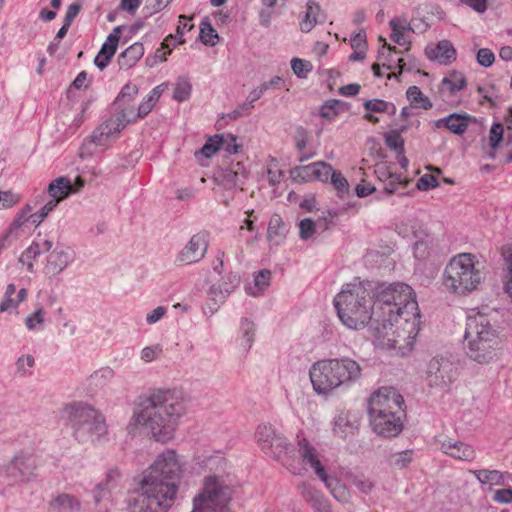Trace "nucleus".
<instances>
[{
    "instance_id": "nucleus-27",
    "label": "nucleus",
    "mask_w": 512,
    "mask_h": 512,
    "mask_svg": "<svg viewBox=\"0 0 512 512\" xmlns=\"http://www.w3.org/2000/svg\"><path fill=\"white\" fill-rule=\"evenodd\" d=\"M300 494L305 501L311 504L314 512H331L330 505L323 494L308 483L299 486Z\"/></svg>"
},
{
    "instance_id": "nucleus-32",
    "label": "nucleus",
    "mask_w": 512,
    "mask_h": 512,
    "mask_svg": "<svg viewBox=\"0 0 512 512\" xmlns=\"http://www.w3.org/2000/svg\"><path fill=\"white\" fill-rule=\"evenodd\" d=\"M256 327L253 321L242 318L240 321L236 343L243 352H248L255 340Z\"/></svg>"
},
{
    "instance_id": "nucleus-31",
    "label": "nucleus",
    "mask_w": 512,
    "mask_h": 512,
    "mask_svg": "<svg viewBox=\"0 0 512 512\" xmlns=\"http://www.w3.org/2000/svg\"><path fill=\"white\" fill-rule=\"evenodd\" d=\"M482 485L504 486L511 480L509 473L498 470L479 469L470 471Z\"/></svg>"
},
{
    "instance_id": "nucleus-2",
    "label": "nucleus",
    "mask_w": 512,
    "mask_h": 512,
    "mask_svg": "<svg viewBox=\"0 0 512 512\" xmlns=\"http://www.w3.org/2000/svg\"><path fill=\"white\" fill-rule=\"evenodd\" d=\"M185 471L184 458L173 449L159 453L139 480L129 512H168L174 505Z\"/></svg>"
},
{
    "instance_id": "nucleus-44",
    "label": "nucleus",
    "mask_w": 512,
    "mask_h": 512,
    "mask_svg": "<svg viewBox=\"0 0 512 512\" xmlns=\"http://www.w3.org/2000/svg\"><path fill=\"white\" fill-rule=\"evenodd\" d=\"M155 105L156 102L146 95L136 110L133 105L125 106L122 109L125 113L131 112L134 118L133 122H136L139 119L146 117L152 111Z\"/></svg>"
},
{
    "instance_id": "nucleus-62",
    "label": "nucleus",
    "mask_w": 512,
    "mask_h": 512,
    "mask_svg": "<svg viewBox=\"0 0 512 512\" xmlns=\"http://www.w3.org/2000/svg\"><path fill=\"white\" fill-rule=\"evenodd\" d=\"M329 480L332 481L331 487H327L332 495L341 502H346L348 500V492L345 487L342 486L339 481L335 478L329 477Z\"/></svg>"
},
{
    "instance_id": "nucleus-29",
    "label": "nucleus",
    "mask_w": 512,
    "mask_h": 512,
    "mask_svg": "<svg viewBox=\"0 0 512 512\" xmlns=\"http://www.w3.org/2000/svg\"><path fill=\"white\" fill-rule=\"evenodd\" d=\"M47 191L51 197L50 200H57V205L71 194L77 193V189H74L71 180L64 176L51 181L48 185Z\"/></svg>"
},
{
    "instance_id": "nucleus-39",
    "label": "nucleus",
    "mask_w": 512,
    "mask_h": 512,
    "mask_svg": "<svg viewBox=\"0 0 512 512\" xmlns=\"http://www.w3.org/2000/svg\"><path fill=\"white\" fill-rule=\"evenodd\" d=\"M115 372L110 367H101L94 371L87 379L88 386L92 390L102 389L107 386L114 378Z\"/></svg>"
},
{
    "instance_id": "nucleus-48",
    "label": "nucleus",
    "mask_w": 512,
    "mask_h": 512,
    "mask_svg": "<svg viewBox=\"0 0 512 512\" xmlns=\"http://www.w3.org/2000/svg\"><path fill=\"white\" fill-rule=\"evenodd\" d=\"M224 142L225 137L223 135H214L213 137L208 139V141L204 144L199 153L203 155L205 158H210L218 150L222 149Z\"/></svg>"
},
{
    "instance_id": "nucleus-63",
    "label": "nucleus",
    "mask_w": 512,
    "mask_h": 512,
    "mask_svg": "<svg viewBox=\"0 0 512 512\" xmlns=\"http://www.w3.org/2000/svg\"><path fill=\"white\" fill-rule=\"evenodd\" d=\"M477 63L483 67H490L495 61V55L488 48H481L476 54Z\"/></svg>"
},
{
    "instance_id": "nucleus-7",
    "label": "nucleus",
    "mask_w": 512,
    "mask_h": 512,
    "mask_svg": "<svg viewBox=\"0 0 512 512\" xmlns=\"http://www.w3.org/2000/svg\"><path fill=\"white\" fill-rule=\"evenodd\" d=\"M72 435L79 443L97 444L102 442L108 432L104 416L93 406L77 402L65 407Z\"/></svg>"
},
{
    "instance_id": "nucleus-1",
    "label": "nucleus",
    "mask_w": 512,
    "mask_h": 512,
    "mask_svg": "<svg viewBox=\"0 0 512 512\" xmlns=\"http://www.w3.org/2000/svg\"><path fill=\"white\" fill-rule=\"evenodd\" d=\"M333 302L347 328L362 329L375 316L381 322V327L376 328L378 345L397 349L401 355L412 350L420 331L421 315L409 285L381 284L372 291L368 282L355 279L343 285Z\"/></svg>"
},
{
    "instance_id": "nucleus-38",
    "label": "nucleus",
    "mask_w": 512,
    "mask_h": 512,
    "mask_svg": "<svg viewBox=\"0 0 512 512\" xmlns=\"http://www.w3.org/2000/svg\"><path fill=\"white\" fill-rule=\"evenodd\" d=\"M16 292V287L14 284H9L6 287V291L4 294L5 299L0 303V312L8 311L12 308L17 307L21 302H23L28 295V290L26 288H21L16 297L13 295Z\"/></svg>"
},
{
    "instance_id": "nucleus-43",
    "label": "nucleus",
    "mask_w": 512,
    "mask_h": 512,
    "mask_svg": "<svg viewBox=\"0 0 512 512\" xmlns=\"http://www.w3.org/2000/svg\"><path fill=\"white\" fill-rule=\"evenodd\" d=\"M504 127L500 123H494L489 131L488 145L489 150L486 152L487 157L490 159L495 158V151L503 139Z\"/></svg>"
},
{
    "instance_id": "nucleus-53",
    "label": "nucleus",
    "mask_w": 512,
    "mask_h": 512,
    "mask_svg": "<svg viewBox=\"0 0 512 512\" xmlns=\"http://www.w3.org/2000/svg\"><path fill=\"white\" fill-rule=\"evenodd\" d=\"M385 143L387 147L394 150L396 154L405 152L404 150V139L397 131H390L384 135Z\"/></svg>"
},
{
    "instance_id": "nucleus-41",
    "label": "nucleus",
    "mask_w": 512,
    "mask_h": 512,
    "mask_svg": "<svg viewBox=\"0 0 512 512\" xmlns=\"http://www.w3.org/2000/svg\"><path fill=\"white\" fill-rule=\"evenodd\" d=\"M138 92L139 88L136 84L127 83L124 85L113 104V109L120 110L125 106H132V101L138 95Z\"/></svg>"
},
{
    "instance_id": "nucleus-34",
    "label": "nucleus",
    "mask_w": 512,
    "mask_h": 512,
    "mask_svg": "<svg viewBox=\"0 0 512 512\" xmlns=\"http://www.w3.org/2000/svg\"><path fill=\"white\" fill-rule=\"evenodd\" d=\"M376 173L380 181L384 183V190L387 193H394L399 185L407 184V179L401 174L388 171L385 164H380L376 168Z\"/></svg>"
},
{
    "instance_id": "nucleus-40",
    "label": "nucleus",
    "mask_w": 512,
    "mask_h": 512,
    "mask_svg": "<svg viewBox=\"0 0 512 512\" xmlns=\"http://www.w3.org/2000/svg\"><path fill=\"white\" fill-rule=\"evenodd\" d=\"M51 507L58 512H80V501L70 494H60L51 501Z\"/></svg>"
},
{
    "instance_id": "nucleus-42",
    "label": "nucleus",
    "mask_w": 512,
    "mask_h": 512,
    "mask_svg": "<svg viewBox=\"0 0 512 512\" xmlns=\"http://www.w3.org/2000/svg\"><path fill=\"white\" fill-rule=\"evenodd\" d=\"M406 97L414 108L430 109L432 103L428 97H426L418 86H410L406 91Z\"/></svg>"
},
{
    "instance_id": "nucleus-49",
    "label": "nucleus",
    "mask_w": 512,
    "mask_h": 512,
    "mask_svg": "<svg viewBox=\"0 0 512 512\" xmlns=\"http://www.w3.org/2000/svg\"><path fill=\"white\" fill-rule=\"evenodd\" d=\"M291 69L293 73L300 79H306L313 70L310 61L294 57L291 59Z\"/></svg>"
},
{
    "instance_id": "nucleus-64",
    "label": "nucleus",
    "mask_w": 512,
    "mask_h": 512,
    "mask_svg": "<svg viewBox=\"0 0 512 512\" xmlns=\"http://www.w3.org/2000/svg\"><path fill=\"white\" fill-rule=\"evenodd\" d=\"M438 185L439 182L434 175L424 174L418 179L416 187L421 191H427L436 188Z\"/></svg>"
},
{
    "instance_id": "nucleus-3",
    "label": "nucleus",
    "mask_w": 512,
    "mask_h": 512,
    "mask_svg": "<svg viewBox=\"0 0 512 512\" xmlns=\"http://www.w3.org/2000/svg\"><path fill=\"white\" fill-rule=\"evenodd\" d=\"M188 411V401L178 390H159L152 393L134 411L131 425H140L159 442H168L180 419Z\"/></svg>"
},
{
    "instance_id": "nucleus-54",
    "label": "nucleus",
    "mask_w": 512,
    "mask_h": 512,
    "mask_svg": "<svg viewBox=\"0 0 512 512\" xmlns=\"http://www.w3.org/2000/svg\"><path fill=\"white\" fill-rule=\"evenodd\" d=\"M430 237L426 232V236L422 239H416L414 243V255L419 260H424L430 255Z\"/></svg>"
},
{
    "instance_id": "nucleus-57",
    "label": "nucleus",
    "mask_w": 512,
    "mask_h": 512,
    "mask_svg": "<svg viewBox=\"0 0 512 512\" xmlns=\"http://www.w3.org/2000/svg\"><path fill=\"white\" fill-rule=\"evenodd\" d=\"M201 465L205 466L210 470L218 471L221 470L226 465V461L224 457L220 454L209 455L203 457V459L201 460Z\"/></svg>"
},
{
    "instance_id": "nucleus-60",
    "label": "nucleus",
    "mask_w": 512,
    "mask_h": 512,
    "mask_svg": "<svg viewBox=\"0 0 512 512\" xmlns=\"http://www.w3.org/2000/svg\"><path fill=\"white\" fill-rule=\"evenodd\" d=\"M299 236L302 240L310 239L316 231L315 222L305 218L299 222Z\"/></svg>"
},
{
    "instance_id": "nucleus-19",
    "label": "nucleus",
    "mask_w": 512,
    "mask_h": 512,
    "mask_svg": "<svg viewBox=\"0 0 512 512\" xmlns=\"http://www.w3.org/2000/svg\"><path fill=\"white\" fill-rule=\"evenodd\" d=\"M30 473L29 456L17 455L0 472V475L11 483L24 481L25 476Z\"/></svg>"
},
{
    "instance_id": "nucleus-26",
    "label": "nucleus",
    "mask_w": 512,
    "mask_h": 512,
    "mask_svg": "<svg viewBox=\"0 0 512 512\" xmlns=\"http://www.w3.org/2000/svg\"><path fill=\"white\" fill-rule=\"evenodd\" d=\"M325 21V15L318 3L314 0H308L304 15L300 21V30L310 32L317 24Z\"/></svg>"
},
{
    "instance_id": "nucleus-37",
    "label": "nucleus",
    "mask_w": 512,
    "mask_h": 512,
    "mask_svg": "<svg viewBox=\"0 0 512 512\" xmlns=\"http://www.w3.org/2000/svg\"><path fill=\"white\" fill-rule=\"evenodd\" d=\"M271 278L272 273L270 270H260L254 275L253 282L245 286V291L253 297L261 296L270 286Z\"/></svg>"
},
{
    "instance_id": "nucleus-13",
    "label": "nucleus",
    "mask_w": 512,
    "mask_h": 512,
    "mask_svg": "<svg viewBox=\"0 0 512 512\" xmlns=\"http://www.w3.org/2000/svg\"><path fill=\"white\" fill-rule=\"evenodd\" d=\"M208 246L209 241L206 233L194 234L177 253L175 263L185 266L200 262L205 257Z\"/></svg>"
},
{
    "instance_id": "nucleus-21",
    "label": "nucleus",
    "mask_w": 512,
    "mask_h": 512,
    "mask_svg": "<svg viewBox=\"0 0 512 512\" xmlns=\"http://www.w3.org/2000/svg\"><path fill=\"white\" fill-rule=\"evenodd\" d=\"M333 170L330 164L324 161H318L299 167L296 172L297 176L306 181L318 180L323 183H328Z\"/></svg>"
},
{
    "instance_id": "nucleus-18",
    "label": "nucleus",
    "mask_w": 512,
    "mask_h": 512,
    "mask_svg": "<svg viewBox=\"0 0 512 512\" xmlns=\"http://www.w3.org/2000/svg\"><path fill=\"white\" fill-rule=\"evenodd\" d=\"M248 177V170L242 162H232L227 167L219 169L215 179L219 185L227 190L240 188Z\"/></svg>"
},
{
    "instance_id": "nucleus-8",
    "label": "nucleus",
    "mask_w": 512,
    "mask_h": 512,
    "mask_svg": "<svg viewBox=\"0 0 512 512\" xmlns=\"http://www.w3.org/2000/svg\"><path fill=\"white\" fill-rule=\"evenodd\" d=\"M233 489L227 477L209 474L202 480V486L192 500L191 512H231L230 502Z\"/></svg>"
},
{
    "instance_id": "nucleus-61",
    "label": "nucleus",
    "mask_w": 512,
    "mask_h": 512,
    "mask_svg": "<svg viewBox=\"0 0 512 512\" xmlns=\"http://www.w3.org/2000/svg\"><path fill=\"white\" fill-rule=\"evenodd\" d=\"M57 207V200H49L37 213H34V225H39Z\"/></svg>"
},
{
    "instance_id": "nucleus-58",
    "label": "nucleus",
    "mask_w": 512,
    "mask_h": 512,
    "mask_svg": "<svg viewBox=\"0 0 512 512\" xmlns=\"http://www.w3.org/2000/svg\"><path fill=\"white\" fill-rule=\"evenodd\" d=\"M240 284V276L236 273L226 275L220 284L223 288V295H230Z\"/></svg>"
},
{
    "instance_id": "nucleus-17",
    "label": "nucleus",
    "mask_w": 512,
    "mask_h": 512,
    "mask_svg": "<svg viewBox=\"0 0 512 512\" xmlns=\"http://www.w3.org/2000/svg\"><path fill=\"white\" fill-rule=\"evenodd\" d=\"M369 421L373 432L383 438L396 437L403 430V414L369 415Z\"/></svg>"
},
{
    "instance_id": "nucleus-56",
    "label": "nucleus",
    "mask_w": 512,
    "mask_h": 512,
    "mask_svg": "<svg viewBox=\"0 0 512 512\" xmlns=\"http://www.w3.org/2000/svg\"><path fill=\"white\" fill-rule=\"evenodd\" d=\"M412 461V452L411 451H402L390 456V463L399 469H403L407 467Z\"/></svg>"
},
{
    "instance_id": "nucleus-25",
    "label": "nucleus",
    "mask_w": 512,
    "mask_h": 512,
    "mask_svg": "<svg viewBox=\"0 0 512 512\" xmlns=\"http://www.w3.org/2000/svg\"><path fill=\"white\" fill-rule=\"evenodd\" d=\"M440 449L446 455L462 461H473L476 458L475 449L464 442L460 441H444L441 443Z\"/></svg>"
},
{
    "instance_id": "nucleus-59",
    "label": "nucleus",
    "mask_w": 512,
    "mask_h": 512,
    "mask_svg": "<svg viewBox=\"0 0 512 512\" xmlns=\"http://www.w3.org/2000/svg\"><path fill=\"white\" fill-rule=\"evenodd\" d=\"M162 347L160 345H152L144 347L140 352V358L145 363H150L160 357L162 354Z\"/></svg>"
},
{
    "instance_id": "nucleus-16",
    "label": "nucleus",
    "mask_w": 512,
    "mask_h": 512,
    "mask_svg": "<svg viewBox=\"0 0 512 512\" xmlns=\"http://www.w3.org/2000/svg\"><path fill=\"white\" fill-rule=\"evenodd\" d=\"M75 260V252L68 246L57 245L46 257L43 273L52 279L61 274Z\"/></svg>"
},
{
    "instance_id": "nucleus-9",
    "label": "nucleus",
    "mask_w": 512,
    "mask_h": 512,
    "mask_svg": "<svg viewBox=\"0 0 512 512\" xmlns=\"http://www.w3.org/2000/svg\"><path fill=\"white\" fill-rule=\"evenodd\" d=\"M254 438L263 453L277 461H284L291 452V444L287 438L269 424H260Z\"/></svg>"
},
{
    "instance_id": "nucleus-55",
    "label": "nucleus",
    "mask_w": 512,
    "mask_h": 512,
    "mask_svg": "<svg viewBox=\"0 0 512 512\" xmlns=\"http://www.w3.org/2000/svg\"><path fill=\"white\" fill-rule=\"evenodd\" d=\"M201 41L206 45L214 46L218 39V34L210 23L202 22L200 29Z\"/></svg>"
},
{
    "instance_id": "nucleus-28",
    "label": "nucleus",
    "mask_w": 512,
    "mask_h": 512,
    "mask_svg": "<svg viewBox=\"0 0 512 512\" xmlns=\"http://www.w3.org/2000/svg\"><path fill=\"white\" fill-rule=\"evenodd\" d=\"M391 39L400 46H408L411 42V25L405 17H395L390 20Z\"/></svg>"
},
{
    "instance_id": "nucleus-36",
    "label": "nucleus",
    "mask_w": 512,
    "mask_h": 512,
    "mask_svg": "<svg viewBox=\"0 0 512 512\" xmlns=\"http://www.w3.org/2000/svg\"><path fill=\"white\" fill-rule=\"evenodd\" d=\"M397 233L406 239L416 240L426 236V228L414 219L400 222L396 227Z\"/></svg>"
},
{
    "instance_id": "nucleus-51",
    "label": "nucleus",
    "mask_w": 512,
    "mask_h": 512,
    "mask_svg": "<svg viewBox=\"0 0 512 512\" xmlns=\"http://www.w3.org/2000/svg\"><path fill=\"white\" fill-rule=\"evenodd\" d=\"M344 103L337 99L328 100L320 110V115L328 120L334 119V117L340 113L344 108Z\"/></svg>"
},
{
    "instance_id": "nucleus-11",
    "label": "nucleus",
    "mask_w": 512,
    "mask_h": 512,
    "mask_svg": "<svg viewBox=\"0 0 512 512\" xmlns=\"http://www.w3.org/2000/svg\"><path fill=\"white\" fill-rule=\"evenodd\" d=\"M131 112L125 113L123 109L114 110V113L104 121L93 133L92 141L98 146H105L111 140L115 139L121 130L128 124L133 123Z\"/></svg>"
},
{
    "instance_id": "nucleus-12",
    "label": "nucleus",
    "mask_w": 512,
    "mask_h": 512,
    "mask_svg": "<svg viewBox=\"0 0 512 512\" xmlns=\"http://www.w3.org/2000/svg\"><path fill=\"white\" fill-rule=\"evenodd\" d=\"M457 368L447 358H433L427 366L426 381L430 387L445 388L457 379Z\"/></svg>"
},
{
    "instance_id": "nucleus-24",
    "label": "nucleus",
    "mask_w": 512,
    "mask_h": 512,
    "mask_svg": "<svg viewBox=\"0 0 512 512\" xmlns=\"http://www.w3.org/2000/svg\"><path fill=\"white\" fill-rule=\"evenodd\" d=\"M258 216L254 210L245 212L244 219L240 222L238 237L245 241L247 245H253L259 240V230L255 225Z\"/></svg>"
},
{
    "instance_id": "nucleus-6",
    "label": "nucleus",
    "mask_w": 512,
    "mask_h": 512,
    "mask_svg": "<svg viewBox=\"0 0 512 512\" xmlns=\"http://www.w3.org/2000/svg\"><path fill=\"white\" fill-rule=\"evenodd\" d=\"M464 340L467 356L477 363H489L497 355L500 343L498 332L481 313L468 316Z\"/></svg>"
},
{
    "instance_id": "nucleus-47",
    "label": "nucleus",
    "mask_w": 512,
    "mask_h": 512,
    "mask_svg": "<svg viewBox=\"0 0 512 512\" xmlns=\"http://www.w3.org/2000/svg\"><path fill=\"white\" fill-rule=\"evenodd\" d=\"M364 108L371 113H388L394 115L396 107L394 104L386 102L381 99H372L364 102Z\"/></svg>"
},
{
    "instance_id": "nucleus-35",
    "label": "nucleus",
    "mask_w": 512,
    "mask_h": 512,
    "mask_svg": "<svg viewBox=\"0 0 512 512\" xmlns=\"http://www.w3.org/2000/svg\"><path fill=\"white\" fill-rule=\"evenodd\" d=\"M287 234V228L282 218L275 214L273 215L268 223L267 229V239L268 241L275 246L281 245Z\"/></svg>"
},
{
    "instance_id": "nucleus-20",
    "label": "nucleus",
    "mask_w": 512,
    "mask_h": 512,
    "mask_svg": "<svg viewBox=\"0 0 512 512\" xmlns=\"http://www.w3.org/2000/svg\"><path fill=\"white\" fill-rule=\"evenodd\" d=\"M120 33V27H115L113 31L108 35L105 42L102 44L98 54L96 55L94 59V64L100 70L106 68L110 63L112 57L114 56L118 47Z\"/></svg>"
},
{
    "instance_id": "nucleus-52",
    "label": "nucleus",
    "mask_w": 512,
    "mask_h": 512,
    "mask_svg": "<svg viewBox=\"0 0 512 512\" xmlns=\"http://www.w3.org/2000/svg\"><path fill=\"white\" fill-rule=\"evenodd\" d=\"M329 183L334 187L340 197H343L349 192V183L339 171L333 170Z\"/></svg>"
},
{
    "instance_id": "nucleus-15",
    "label": "nucleus",
    "mask_w": 512,
    "mask_h": 512,
    "mask_svg": "<svg viewBox=\"0 0 512 512\" xmlns=\"http://www.w3.org/2000/svg\"><path fill=\"white\" fill-rule=\"evenodd\" d=\"M120 479L119 469L111 468L106 472L104 480L94 488L93 499L99 512H108L112 507L111 492L118 487Z\"/></svg>"
},
{
    "instance_id": "nucleus-30",
    "label": "nucleus",
    "mask_w": 512,
    "mask_h": 512,
    "mask_svg": "<svg viewBox=\"0 0 512 512\" xmlns=\"http://www.w3.org/2000/svg\"><path fill=\"white\" fill-rule=\"evenodd\" d=\"M469 122L470 117L468 115L453 113L436 120L434 126L436 128L446 127L452 133L461 135L467 130Z\"/></svg>"
},
{
    "instance_id": "nucleus-50",
    "label": "nucleus",
    "mask_w": 512,
    "mask_h": 512,
    "mask_svg": "<svg viewBox=\"0 0 512 512\" xmlns=\"http://www.w3.org/2000/svg\"><path fill=\"white\" fill-rule=\"evenodd\" d=\"M192 85L187 78H179L175 84L173 99L178 102L186 101L191 95Z\"/></svg>"
},
{
    "instance_id": "nucleus-14",
    "label": "nucleus",
    "mask_w": 512,
    "mask_h": 512,
    "mask_svg": "<svg viewBox=\"0 0 512 512\" xmlns=\"http://www.w3.org/2000/svg\"><path fill=\"white\" fill-rule=\"evenodd\" d=\"M297 445L302 463L309 465L326 487H331L332 481L329 480L317 449L302 434H297Z\"/></svg>"
},
{
    "instance_id": "nucleus-33",
    "label": "nucleus",
    "mask_w": 512,
    "mask_h": 512,
    "mask_svg": "<svg viewBox=\"0 0 512 512\" xmlns=\"http://www.w3.org/2000/svg\"><path fill=\"white\" fill-rule=\"evenodd\" d=\"M144 46L142 43L136 42L130 45L122 53L119 54L117 62L119 68L122 70H128L136 65V63L144 55Z\"/></svg>"
},
{
    "instance_id": "nucleus-22",
    "label": "nucleus",
    "mask_w": 512,
    "mask_h": 512,
    "mask_svg": "<svg viewBox=\"0 0 512 512\" xmlns=\"http://www.w3.org/2000/svg\"><path fill=\"white\" fill-rule=\"evenodd\" d=\"M426 56L440 64L448 65L456 60V49L448 40H441L436 45L430 44L425 48Z\"/></svg>"
},
{
    "instance_id": "nucleus-4",
    "label": "nucleus",
    "mask_w": 512,
    "mask_h": 512,
    "mask_svg": "<svg viewBox=\"0 0 512 512\" xmlns=\"http://www.w3.org/2000/svg\"><path fill=\"white\" fill-rule=\"evenodd\" d=\"M361 376L360 364L348 357L322 359L313 363L309 370L314 392L326 397L350 389Z\"/></svg>"
},
{
    "instance_id": "nucleus-10",
    "label": "nucleus",
    "mask_w": 512,
    "mask_h": 512,
    "mask_svg": "<svg viewBox=\"0 0 512 512\" xmlns=\"http://www.w3.org/2000/svg\"><path fill=\"white\" fill-rule=\"evenodd\" d=\"M403 403V397L394 388L382 387L370 396L368 415H401Z\"/></svg>"
},
{
    "instance_id": "nucleus-23",
    "label": "nucleus",
    "mask_w": 512,
    "mask_h": 512,
    "mask_svg": "<svg viewBox=\"0 0 512 512\" xmlns=\"http://www.w3.org/2000/svg\"><path fill=\"white\" fill-rule=\"evenodd\" d=\"M358 429V421L349 411H339L333 418L332 431L339 438L346 439Z\"/></svg>"
},
{
    "instance_id": "nucleus-45",
    "label": "nucleus",
    "mask_w": 512,
    "mask_h": 512,
    "mask_svg": "<svg viewBox=\"0 0 512 512\" xmlns=\"http://www.w3.org/2000/svg\"><path fill=\"white\" fill-rule=\"evenodd\" d=\"M442 85L450 93H455L465 87L466 79L461 72L453 70L443 78Z\"/></svg>"
},
{
    "instance_id": "nucleus-46",
    "label": "nucleus",
    "mask_w": 512,
    "mask_h": 512,
    "mask_svg": "<svg viewBox=\"0 0 512 512\" xmlns=\"http://www.w3.org/2000/svg\"><path fill=\"white\" fill-rule=\"evenodd\" d=\"M31 217L32 214L30 209L27 208L13 221L10 231L0 239V251L4 248L5 241L8 239V237L13 233L17 235L19 230H23Z\"/></svg>"
},
{
    "instance_id": "nucleus-5",
    "label": "nucleus",
    "mask_w": 512,
    "mask_h": 512,
    "mask_svg": "<svg viewBox=\"0 0 512 512\" xmlns=\"http://www.w3.org/2000/svg\"><path fill=\"white\" fill-rule=\"evenodd\" d=\"M485 279L484 266L472 253H459L447 263L442 284L452 294L467 296L476 291Z\"/></svg>"
}]
</instances>
